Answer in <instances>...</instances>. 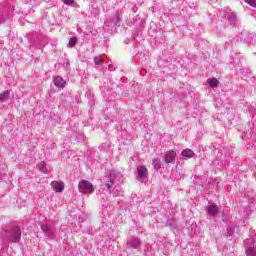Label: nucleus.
Segmentation results:
<instances>
[{"label":"nucleus","mask_w":256,"mask_h":256,"mask_svg":"<svg viewBox=\"0 0 256 256\" xmlns=\"http://www.w3.org/2000/svg\"><path fill=\"white\" fill-rule=\"evenodd\" d=\"M78 190L79 193H83L84 195H93L95 186L87 180H81L78 184Z\"/></svg>","instance_id":"f257e3e1"},{"label":"nucleus","mask_w":256,"mask_h":256,"mask_svg":"<svg viewBox=\"0 0 256 256\" xmlns=\"http://www.w3.org/2000/svg\"><path fill=\"white\" fill-rule=\"evenodd\" d=\"M11 243H19L21 241V228L18 226L12 228L9 236Z\"/></svg>","instance_id":"f03ea898"},{"label":"nucleus","mask_w":256,"mask_h":256,"mask_svg":"<svg viewBox=\"0 0 256 256\" xmlns=\"http://www.w3.org/2000/svg\"><path fill=\"white\" fill-rule=\"evenodd\" d=\"M175 157H177V153L173 150H169L164 155V163L169 165V163H175Z\"/></svg>","instance_id":"7ed1b4c3"},{"label":"nucleus","mask_w":256,"mask_h":256,"mask_svg":"<svg viewBox=\"0 0 256 256\" xmlns=\"http://www.w3.org/2000/svg\"><path fill=\"white\" fill-rule=\"evenodd\" d=\"M51 185L55 193H62V191H65V184H63L62 181H53Z\"/></svg>","instance_id":"20e7f679"},{"label":"nucleus","mask_w":256,"mask_h":256,"mask_svg":"<svg viewBox=\"0 0 256 256\" xmlns=\"http://www.w3.org/2000/svg\"><path fill=\"white\" fill-rule=\"evenodd\" d=\"M53 83L58 89H65V85L67 84V82L60 76L54 77Z\"/></svg>","instance_id":"39448f33"},{"label":"nucleus","mask_w":256,"mask_h":256,"mask_svg":"<svg viewBox=\"0 0 256 256\" xmlns=\"http://www.w3.org/2000/svg\"><path fill=\"white\" fill-rule=\"evenodd\" d=\"M148 173H149V171L147 170V168L145 166L138 167V175H139V178L141 179V181H143V179H147Z\"/></svg>","instance_id":"423d86ee"},{"label":"nucleus","mask_w":256,"mask_h":256,"mask_svg":"<svg viewBox=\"0 0 256 256\" xmlns=\"http://www.w3.org/2000/svg\"><path fill=\"white\" fill-rule=\"evenodd\" d=\"M207 213L208 215H212V217H215L219 213V206L217 205L207 206Z\"/></svg>","instance_id":"0eeeda50"},{"label":"nucleus","mask_w":256,"mask_h":256,"mask_svg":"<svg viewBox=\"0 0 256 256\" xmlns=\"http://www.w3.org/2000/svg\"><path fill=\"white\" fill-rule=\"evenodd\" d=\"M182 157H186V159H192V157H195V152L193 150L187 148L181 152Z\"/></svg>","instance_id":"6e6552de"},{"label":"nucleus","mask_w":256,"mask_h":256,"mask_svg":"<svg viewBox=\"0 0 256 256\" xmlns=\"http://www.w3.org/2000/svg\"><path fill=\"white\" fill-rule=\"evenodd\" d=\"M207 83L210 87H219V80L217 78H209L207 79Z\"/></svg>","instance_id":"1a4fd4ad"},{"label":"nucleus","mask_w":256,"mask_h":256,"mask_svg":"<svg viewBox=\"0 0 256 256\" xmlns=\"http://www.w3.org/2000/svg\"><path fill=\"white\" fill-rule=\"evenodd\" d=\"M0 101L2 103H7V101H9V91H4L2 94H0Z\"/></svg>","instance_id":"9d476101"},{"label":"nucleus","mask_w":256,"mask_h":256,"mask_svg":"<svg viewBox=\"0 0 256 256\" xmlns=\"http://www.w3.org/2000/svg\"><path fill=\"white\" fill-rule=\"evenodd\" d=\"M152 164L156 171H159V169H161V160H159V158H155Z\"/></svg>","instance_id":"9b49d317"},{"label":"nucleus","mask_w":256,"mask_h":256,"mask_svg":"<svg viewBox=\"0 0 256 256\" xmlns=\"http://www.w3.org/2000/svg\"><path fill=\"white\" fill-rule=\"evenodd\" d=\"M47 164L45 162H40L38 167L42 173H47Z\"/></svg>","instance_id":"f8f14e48"},{"label":"nucleus","mask_w":256,"mask_h":256,"mask_svg":"<svg viewBox=\"0 0 256 256\" xmlns=\"http://www.w3.org/2000/svg\"><path fill=\"white\" fill-rule=\"evenodd\" d=\"M246 255H247V256H256V250L253 249V248H248V249L246 250Z\"/></svg>","instance_id":"ddd939ff"},{"label":"nucleus","mask_w":256,"mask_h":256,"mask_svg":"<svg viewBox=\"0 0 256 256\" xmlns=\"http://www.w3.org/2000/svg\"><path fill=\"white\" fill-rule=\"evenodd\" d=\"M77 43H78V40L76 37L70 38V40H69L70 47H75V45H77Z\"/></svg>","instance_id":"4468645a"},{"label":"nucleus","mask_w":256,"mask_h":256,"mask_svg":"<svg viewBox=\"0 0 256 256\" xmlns=\"http://www.w3.org/2000/svg\"><path fill=\"white\" fill-rule=\"evenodd\" d=\"M247 5H250V7H254L256 9V0H244Z\"/></svg>","instance_id":"2eb2a0df"},{"label":"nucleus","mask_w":256,"mask_h":256,"mask_svg":"<svg viewBox=\"0 0 256 256\" xmlns=\"http://www.w3.org/2000/svg\"><path fill=\"white\" fill-rule=\"evenodd\" d=\"M113 185H115V182H113V180H110L106 183V188L109 190L113 187Z\"/></svg>","instance_id":"dca6fc26"},{"label":"nucleus","mask_w":256,"mask_h":256,"mask_svg":"<svg viewBox=\"0 0 256 256\" xmlns=\"http://www.w3.org/2000/svg\"><path fill=\"white\" fill-rule=\"evenodd\" d=\"M65 5H73L75 3V0H62Z\"/></svg>","instance_id":"f3484780"},{"label":"nucleus","mask_w":256,"mask_h":256,"mask_svg":"<svg viewBox=\"0 0 256 256\" xmlns=\"http://www.w3.org/2000/svg\"><path fill=\"white\" fill-rule=\"evenodd\" d=\"M94 61L96 65H103V60H101V58H95Z\"/></svg>","instance_id":"a211bd4d"}]
</instances>
